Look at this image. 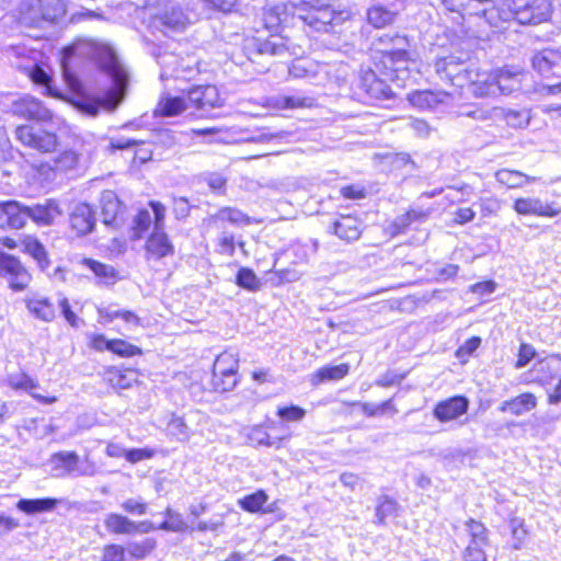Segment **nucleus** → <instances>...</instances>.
<instances>
[{"instance_id":"nucleus-49","label":"nucleus","mask_w":561,"mask_h":561,"mask_svg":"<svg viewBox=\"0 0 561 561\" xmlns=\"http://www.w3.org/2000/svg\"><path fill=\"white\" fill-rule=\"evenodd\" d=\"M133 373H122L119 370H112L108 373V380L116 389H127L131 387L135 379L131 377Z\"/></svg>"},{"instance_id":"nucleus-23","label":"nucleus","mask_w":561,"mask_h":561,"mask_svg":"<svg viewBox=\"0 0 561 561\" xmlns=\"http://www.w3.org/2000/svg\"><path fill=\"white\" fill-rule=\"evenodd\" d=\"M24 302L28 312L41 321L51 322L56 318L55 307L47 297L42 295L27 296Z\"/></svg>"},{"instance_id":"nucleus-48","label":"nucleus","mask_w":561,"mask_h":561,"mask_svg":"<svg viewBox=\"0 0 561 561\" xmlns=\"http://www.w3.org/2000/svg\"><path fill=\"white\" fill-rule=\"evenodd\" d=\"M110 352L123 357H130L139 354L140 350L124 340H111Z\"/></svg>"},{"instance_id":"nucleus-19","label":"nucleus","mask_w":561,"mask_h":561,"mask_svg":"<svg viewBox=\"0 0 561 561\" xmlns=\"http://www.w3.org/2000/svg\"><path fill=\"white\" fill-rule=\"evenodd\" d=\"M70 226L78 236L92 232L95 226V214L92 207L85 203L76 205L70 213Z\"/></svg>"},{"instance_id":"nucleus-30","label":"nucleus","mask_w":561,"mask_h":561,"mask_svg":"<svg viewBox=\"0 0 561 561\" xmlns=\"http://www.w3.org/2000/svg\"><path fill=\"white\" fill-rule=\"evenodd\" d=\"M561 60V53L553 49H543L533 57V67L542 76H548L552 68Z\"/></svg>"},{"instance_id":"nucleus-29","label":"nucleus","mask_w":561,"mask_h":561,"mask_svg":"<svg viewBox=\"0 0 561 561\" xmlns=\"http://www.w3.org/2000/svg\"><path fill=\"white\" fill-rule=\"evenodd\" d=\"M80 161V154L75 150L68 149L58 153L48 164L49 169L56 173L66 174L75 170Z\"/></svg>"},{"instance_id":"nucleus-28","label":"nucleus","mask_w":561,"mask_h":561,"mask_svg":"<svg viewBox=\"0 0 561 561\" xmlns=\"http://www.w3.org/2000/svg\"><path fill=\"white\" fill-rule=\"evenodd\" d=\"M58 502V500L51 497L22 499L16 503V508L27 515H34L54 511Z\"/></svg>"},{"instance_id":"nucleus-57","label":"nucleus","mask_w":561,"mask_h":561,"mask_svg":"<svg viewBox=\"0 0 561 561\" xmlns=\"http://www.w3.org/2000/svg\"><path fill=\"white\" fill-rule=\"evenodd\" d=\"M536 355L533 345L523 343L519 347L518 358L515 363V368L520 369L525 367Z\"/></svg>"},{"instance_id":"nucleus-15","label":"nucleus","mask_w":561,"mask_h":561,"mask_svg":"<svg viewBox=\"0 0 561 561\" xmlns=\"http://www.w3.org/2000/svg\"><path fill=\"white\" fill-rule=\"evenodd\" d=\"M468 408L469 400L466 397L455 396L438 402L433 410V414L439 422L446 423L467 413Z\"/></svg>"},{"instance_id":"nucleus-26","label":"nucleus","mask_w":561,"mask_h":561,"mask_svg":"<svg viewBox=\"0 0 561 561\" xmlns=\"http://www.w3.org/2000/svg\"><path fill=\"white\" fill-rule=\"evenodd\" d=\"M23 252L31 255L38 264L42 271L49 266V259L45 247L33 236H25L21 242Z\"/></svg>"},{"instance_id":"nucleus-4","label":"nucleus","mask_w":561,"mask_h":561,"mask_svg":"<svg viewBox=\"0 0 561 561\" xmlns=\"http://www.w3.org/2000/svg\"><path fill=\"white\" fill-rule=\"evenodd\" d=\"M519 83L517 73L503 69L495 73H480L473 70L471 80L467 82L471 92L477 96H489L496 93L510 94L519 89Z\"/></svg>"},{"instance_id":"nucleus-31","label":"nucleus","mask_w":561,"mask_h":561,"mask_svg":"<svg viewBox=\"0 0 561 561\" xmlns=\"http://www.w3.org/2000/svg\"><path fill=\"white\" fill-rule=\"evenodd\" d=\"M121 209V203L116 194L112 191H106L102 194L101 198V216L104 225H112Z\"/></svg>"},{"instance_id":"nucleus-27","label":"nucleus","mask_w":561,"mask_h":561,"mask_svg":"<svg viewBox=\"0 0 561 561\" xmlns=\"http://www.w3.org/2000/svg\"><path fill=\"white\" fill-rule=\"evenodd\" d=\"M496 181L507 188H519L528 183L537 181V178L529 176L520 171L501 169L495 173Z\"/></svg>"},{"instance_id":"nucleus-1","label":"nucleus","mask_w":561,"mask_h":561,"mask_svg":"<svg viewBox=\"0 0 561 561\" xmlns=\"http://www.w3.org/2000/svg\"><path fill=\"white\" fill-rule=\"evenodd\" d=\"M449 11L466 15L483 18L492 27H502L511 20L519 24H540L551 14V0H512L508 9H500L494 0H442Z\"/></svg>"},{"instance_id":"nucleus-34","label":"nucleus","mask_w":561,"mask_h":561,"mask_svg":"<svg viewBox=\"0 0 561 561\" xmlns=\"http://www.w3.org/2000/svg\"><path fill=\"white\" fill-rule=\"evenodd\" d=\"M291 14L289 4L275 5L268 8L263 13L264 26L268 30H273L280 24L287 23V15Z\"/></svg>"},{"instance_id":"nucleus-51","label":"nucleus","mask_w":561,"mask_h":561,"mask_svg":"<svg viewBox=\"0 0 561 561\" xmlns=\"http://www.w3.org/2000/svg\"><path fill=\"white\" fill-rule=\"evenodd\" d=\"M156 542L152 539H145L141 542H133L128 546L131 557L142 559L154 549Z\"/></svg>"},{"instance_id":"nucleus-47","label":"nucleus","mask_w":561,"mask_h":561,"mask_svg":"<svg viewBox=\"0 0 561 561\" xmlns=\"http://www.w3.org/2000/svg\"><path fill=\"white\" fill-rule=\"evenodd\" d=\"M152 224L151 214L147 209L139 210L137 216L134 219V234L136 238L140 239L142 233L146 232Z\"/></svg>"},{"instance_id":"nucleus-54","label":"nucleus","mask_w":561,"mask_h":561,"mask_svg":"<svg viewBox=\"0 0 561 561\" xmlns=\"http://www.w3.org/2000/svg\"><path fill=\"white\" fill-rule=\"evenodd\" d=\"M156 455V451L150 448H133L126 449L125 459L130 463H136L145 459H150Z\"/></svg>"},{"instance_id":"nucleus-13","label":"nucleus","mask_w":561,"mask_h":561,"mask_svg":"<svg viewBox=\"0 0 561 561\" xmlns=\"http://www.w3.org/2000/svg\"><path fill=\"white\" fill-rule=\"evenodd\" d=\"M27 221V205L18 201L0 202V228L21 229Z\"/></svg>"},{"instance_id":"nucleus-14","label":"nucleus","mask_w":561,"mask_h":561,"mask_svg":"<svg viewBox=\"0 0 561 561\" xmlns=\"http://www.w3.org/2000/svg\"><path fill=\"white\" fill-rule=\"evenodd\" d=\"M514 210L523 216L556 217L561 210L552 203H545L538 197H519L514 201Z\"/></svg>"},{"instance_id":"nucleus-5","label":"nucleus","mask_w":561,"mask_h":561,"mask_svg":"<svg viewBox=\"0 0 561 561\" xmlns=\"http://www.w3.org/2000/svg\"><path fill=\"white\" fill-rule=\"evenodd\" d=\"M66 14L62 0H28L23 11L24 21L32 26L43 27L45 23H56Z\"/></svg>"},{"instance_id":"nucleus-37","label":"nucleus","mask_w":561,"mask_h":561,"mask_svg":"<svg viewBox=\"0 0 561 561\" xmlns=\"http://www.w3.org/2000/svg\"><path fill=\"white\" fill-rule=\"evenodd\" d=\"M237 370L238 359L232 353L229 352L219 354L213 366V371H216L218 375H225L227 373L237 374Z\"/></svg>"},{"instance_id":"nucleus-22","label":"nucleus","mask_w":561,"mask_h":561,"mask_svg":"<svg viewBox=\"0 0 561 561\" xmlns=\"http://www.w3.org/2000/svg\"><path fill=\"white\" fill-rule=\"evenodd\" d=\"M332 232L341 240L352 242L357 240L362 232V221L350 215H341L332 225Z\"/></svg>"},{"instance_id":"nucleus-59","label":"nucleus","mask_w":561,"mask_h":561,"mask_svg":"<svg viewBox=\"0 0 561 561\" xmlns=\"http://www.w3.org/2000/svg\"><path fill=\"white\" fill-rule=\"evenodd\" d=\"M149 205L154 215L153 230H164L165 206L154 201L150 202Z\"/></svg>"},{"instance_id":"nucleus-25","label":"nucleus","mask_w":561,"mask_h":561,"mask_svg":"<svg viewBox=\"0 0 561 561\" xmlns=\"http://www.w3.org/2000/svg\"><path fill=\"white\" fill-rule=\"evenodd\" d=\"M190 108L186 93L181 96H171L169 94L162 96L156 108V114L160 116H175L184 110Z\"/></svg>"},{"instance_id":"nucleus-40","label":"nucleus","mask_w":561,"mask_h":561,"mask_svg":"<svg viewBox=\"0 0 561 561\" xmlns=\"http://www.w3.org/2000/svg\"><path fill=\"white\" fill-rule=\"evenodd\" d=\"M51 460L62 466L67 473L75 476L79 463V456L75 451H61L53 455Z\"/></svg>"},{"instance_id":"nucleus-8","label":"nucleus","mask_w":561,"mask_h":561,"mask_svg":"<svg viewBox=\"0 0 561 561\" xmlns=\"http://www.w3.org/2000/svg\"><path fill=\"white\" fill-rule=\"evenodd\" d=\"M16 139L25 147L38 152H51L58 146V137L39 126L24 124L15 128Z\"/></svg>"},{"instance_id":"nucleus-6","label":"nucleus","mask_w":561,"mask_h":561,"mask_svg":"<svg viewBox=\"0 0 561 561\" xmlns=\"http://www.w3.org/2000/svg\"><path fill=\"white\" fill-rule=\"evenodd\" d=\"M244 50L252 62H260L257 58L264 56L286 57L296 54L290 47L289 41L279 35H270L267 38H250L245 42Z\"/></svg>"},{"instance_id":"nucleus-55","label":"nucleus","mask_w":561,"mask_h":561,"mask_svg":"<svg viewBox=\"0 0 561 561\" xmlns=\"http://www.w3.org/2000/svg\"><path fill=\"white\" fill-rule=\"evenodd\" d=\"M125 549L119 545H106L103 548L102 561H124Z\"/></svg>"},{"instance_id":"nucleus-52","label":"nucleus","mask_w":561,"mask_h":561,"mask_svg":"<svg viewBox=\"0 0 561 561\" xmlns=\"http://www.w3.org/2000/svg\"><path fill=\"white\" fill-rule=\"evenodd\" d=\"M188 526L183 520L181 514L176 513L172 518L164 520L158 526V529L174 531V533H183L187 530Z\"/></svg>"},{"instance_id":"nucleus-32","label":"nucleus","mask_w":561,"mask_h":561,"mask_svg":"<svg viewBox=\"0 0 561 561\" xmlns=\"http://www.w3.org/2000/svg\"><path fill=\"white\" fill-rule=\"evenodd\" d=\"M350 371L348 364L324 366L319 368L312 376V383L318 385L324 381H335L344 378Z\"/></svg>"},{"instance_id":"nucleus-17","label":"nucleus","mask_w":561,"mask_h":561,"mask_svg":"<svg viewBox=\"0 0 561 561\" xmlns=\"http://www.w3.org/2000/svg\"><path fill=\"white\" fill-rule=\"evenodd\" d=\"M174 245L164 230H153L146 242L147 260H161L173 255Z\"/></svg>"},{"instance_id":"nucleus-61","label":"nucleus","mask_w":561,"mask_h":561,"mask_svg":"<svg viewBox=\"0 0 561 561\" xmlns=\"http://www.w3.org/2000/svg\"><path fill=\"white\" fill-rule=\"evenodd\" d=\"M122 508L130 514L145 515L147 513V504L135 499H128L121 504Z\"/></svg>"},{"instance_id":"nucleus-11","label":"nucleus","mask_w":561,"mask_h":561,"mask_svg":"<svg viewBox=\"0 0 561 561\" xmlns=\"http://www.w3.org/2000/svg\"><path fill=\"white\" fill-rule=\"evenodd\" d=\"M11 112L13 115L31 121L48 122L53 119L50 110L31 95H24L14 100L11 104Z\"/></svg>"},{"instance_id":"nucleus-43","label":"nucleus","mask_w":561,"mask_h":561,"mask_svg":"<svg viewBox=\"0 0 561 561\" xmlns=\"http://www.w3.org/2000/svg\"><path fill=\"white\" fill-rule=\"evenodd\" d=\"M237 385V374L227 373L225 375H218L213 371L211 386L217 392H227L232 390Z\"/></svg>"},{"instance_id":"nucleus-21","label":"nucleus","mask_w":561,"mask_h":561,"mask_svg":"<svg viewBox=\"0 0 561 561\" xmlns=\"http://www.w3.org/2000/svg\"><path fill=\"white\" fill-rule=\"evenodd\" d=\"M449 98L444 91L415 90L407 95L409 103L420 110H432L443 104Z\"/></svg>"},{"instance_id":"nucleus-62","label":"nucleus","mask_w":561,"mask_h":561,"mask_svg":"<svg viewBox=\"0 0 561 561\" xmlns=\"http://www.w3.org/2000/svg\"><path fill=\"white\" fill-rule=\"evenodd\" d=\"M191 206L188 201L184 197L174 198L173 213L175 218L184 219L190 215Z\"/></svg>"},{"instance_id":"nucleus-58","label":"nucleus","mask_w":561,"mask_h":561,"mask_svg":"<svg viewBox=\"0 0 561 561\" xmlns=\"http://www.w3.org/2000/svg\"><path fill=\"white\" fill-rule=\"evenodd\" d=\"M185 21L186 19L183 13L174 8L170 12H167L163 16V23L172 28L184 27Z\"/></svg>"},{"instance_id":"nucleus-2","label":"nucleus","mask_w":561,"mask_h":561,"mask_svg":"<svg viewBox=\"0 0 561 561\" xmlns=\"http://www.w3.org/2000/svg\"><path fill=\"white\" fill-rule=\"evenodd\" d=\"M291 18L298 19L310 31L331 32L350 19L351 12L345 9H335L333 5H323L321 0H290Z\"/></svg>"},{"instance_id":"nucleus-56","label":"nucleus","mask_w":561,"mask_h":561,"mask_svg":"<svg viewBox=\"0 0 561 561\" xmlns=\"http://www.w3.org/2000/svg\"><path fill=\"white\" fill-rule=\"evenodd\" d=\"M59 308L61 310V313L66 321L72 327V328H79L80 324L83 322L78 316L71 310V306L69 304V300L67 298H62L59 301Z\"/></svg>"},{"instance_id":"nucleus-33","label":"nucleus","mask_w":561,"mask_h":561,"mask_svg":"<svg viewBox=\"0 0 561 561\" xmlns=\"http://www.w3.org/2000/svg\"><path fill=\"white\" fill-rule=\"evenodd\" d=\"M104 527L114 535H131L134 520L121 514L110 513L104 518Z\"/></svg>"},{"instance_id":"nucleus-20","label":"nucleus","mask_w":561,"mask_h":561,"mask_svg":"<svg viewBox=\"0 0 561 561\" xmlns=\"http://www.w3.org/2000/svg\"><path fill=\"white\" fill-rule=\"evenodd\" d=\"M359 85L369 98L375 100L389 99L392 94L387 82L379 79L371 70H367L362 73Z\"/></svg>"},{"instance_id":"nucleus-12","label":"nucleus","mask_w":561,"mask_h":561,"mask_svg":"<svg viewBox=\"0 0 561 561\" xmlns=\"http://www.w3.org/2000/svg\"><path fill=\"white\" fill-rule=\"evenodd\" d=\"M471 537L463 553V561H486L484 547L488 546L486 528L480 522L469 519L466 524Z\"/></svg>"},{"instance_id":"nucleus-36","label":"nucleus","mask_w":561,"mask_h":561,"mask_svg":"<svg viewBox=\"0 0 561 561\" xmlns=\"http://www.w3.org/2000/svg\"><path fill=\"white\" fill-rule=\"evenodd\" d=\"M168 433L179 442H187L192 431L182 416L172 414L167 423Z\"/></svg>"},{"instance_id":"nucleus-63","label":"nucleus","mask_w":561,"mask_h":561,"mask_svg":"<svg viewBox=\"0 0 561 561\" xmlns=\"http://www.w3.org/2000/svg\"><path fill=\"white\" fill-rule=\"evenodd\" d=\"M481 344V339L478 336H473L465 342L463 345L459 347L457 351L458 356L462 355H471Z\"/></svg>"},{"instance_id":"nucleus-45","label":"nucleus","mask_w":561,"mask_h":561,"mask_svg":"<svg viewBox=\"0 0 561 561\" xmlns=\"http://www.w3.org/2000/svg\"><path fill=\"white\" fill-rule=\"evenodd\" d=\"M397 506V502L389 496L380 497L376 507L377 523L383 524L387 517L396 513Z\"/></svg>"},{"instance_id":"nucleus-53","label":"nucleus","mask_w":561,"mask_h":561,"mask_svg":"<svg viewBox=\"0 0 561 561\" xmlns=\"http://www.w3.org/2000/svg\"><path fill=\"white\" fill-rule=\"evenodd\" d=\"M504 117L506 123L515 128L527 126L529 123V116L526 112L508 110Z\"/></svg>"},{"instance_id":"nucleus-10","label":"nucleus","mask_w":561,"mask_h":561,"mask_svg":"<svg viewBox=\"0 0 561 561\" xmlns=\"http://www.w3.org/2000/svg\"><path fill=\"white\" fill-rule=\"evenodd\" d=\"M186 99L190 107H194L203 113L224 105V100L218 89L210 84L191 88L186 92Z\"/></svg>"},{"instance_id":"nucleus-39","label":"nucleus","mask_w":561,"mask_h":561,"mask_svg":"<svg viewBox=\"0 0 561 561\" xmlns=\"http://www.w3.org/2000/svg\"><path fill=\"white\" fill-rule=\"evenodd\" d=\"M266 493L260 490L241 499L239 501V504L244 511L250 513H256L261 511L262 506L266 503Z\"/></svg>"},{"instance_id":"nucleus-41","label":"nucleus","mask_w":561,"mask_h":561,"mask_svg":"<svg viewBox=\"0 0 561 561\" xmlns=\"http://www.w3.org/2000/svg\"><path fill=\"white\" fill-rule=\"evenodd\" d=\"M247 437H248L249 443L253 446L272 447L276 444L278 445V443H279V439L277 442L271 439L268 433L266 432V430L263 426H254V427L250 428Z\"/></svg>"},{"instance_id":"nucleus-35","label":"nucleus","mask_w":561,"mask_h":561,"mask_svg":"<svg viewBox=\"0 0 561 561\" xmlns=\"http://www.w3.org/2000/svg\"><path fill=\"white\" fill-rule=\"evenodd\" d=\"M211 219L214 221H228L234 226H244L251 222L249 216L232 207L220 208L215 215L211 216Z\"/></svg>"},{"instance_id":"nucleus-3","label":"nucleus","mask_w":561,"mask_h":561,"mask_svg":"<svg viewBox=\"0 0 561 561\" xmlns=\"http://www.w3.org/2000/svg\"><path fill=\"white\" fill-rule=\"evenodd\" d=\"M103 67L111 77L113 87L103 98L83 100L80 102V110L90 116H96L101 107L107 111H114L125 98L128 73L122 62L114 54H110Z\"/></svg>"},{"instance_id":"nucleus-42","label":"nucleus","mask_w":561,"mask_h":561,"mask_svg":"<svg viewBox=\"0 0 561 561\" xmlns=\"http://www.w3.org/2000/svg\"><path fill=\"white\" fill-rule=\"evenodd\" d=\"M83 263L95 274V276L105 282H113L116 278L115 268L92 259H84Z\"/></svg>"},{"instance_id":"nucleus-9","label":"nucleus","mask_w":561,"mask_h":561,"mask_svg":"<svg viewBox=\"0 0 561 561\" xmlns=\"http://www.w3.org/2000/svg\"><path fill=\"white\" fill-rule=\"evenodd\" d=\"M435 70L442 80L459 88H463L473 75V69H470L467 61L459 56L437 59Z\"/></svg>"},{"instance_id":"nucleus-18","label":"nucleus","mask_w":561,"mask_h":561,"mask_svg":"<svg viewBox=\"0 0 561 561\" xmlns=\"http://www.w3.org/2000/svg\"><path fill=\"white\" fill-rule=\"evenodd\" d=\"M60 215L59 204L55 199H46L43 204L27 205V219L38 226H50Z\"/></svg>"},{"instance_id":"nucleus-64","label":"nucleus","mask_w":561,"mask_h":561,"mask_svg":"<svg viewBox=\"0 0 561 561\" xmlns=\"http://www.w3.org/2000/svg\"><path fill=\"white\" fill-rule=\"evenodd\" d=\"M476 213L470 207L459 208L455 213V222L458 225H465L474 219Z\"/></svg>"},{"instance_id":"nucleus-50","label":"nucleus","mask_w":561,"mask_h":561,"mask_svg":"<svg viewBox=\"0 0 561 561\" xmlns=\"http://www.w3.org/2000/svg\"><path fill=\"white\" fill-rule=\"evenodd\" d=\"M282 420L299 422L306 416V410L298 405L278 408L276 413Z\"/></svg>"},{"instance_id":"nucleus-7","label":"nucleus","mask_w":561,"mask_h":561,"mask_svg":"<svg viewBox=\"0 0 561 561\" xmlns=\"http://www.w3.org/2000/svg\"><path fill=\"white\" fill-rule=\"evenodd\" d=\"M379 41L386 46L381 50L382 62L390 71L398 72L408 69L407 65L414 61V53L408 49L410 44L405 36L383 35Z\"/></svg>"},{"instance_id":"nucleus-44","label":"nucleus","mask_w":561,"mask_h":561,"mask_svg":"<svg viewBox=\"0 0 561 561\" xmlns=\"http://www.w3.org/2000/svg\"><path fill=\"white\" fill-rule=\"evenodd\" d=\"M313 104V99L304 95H285L279 96L277 105L282 108H304L310 107Z\"/></svg>"},{"instance_id":"nucleus-16","label":"nucleus","mask_w":561,"mask_h":561,"mask_svg":"<svg viewBox=\"0 0 561 561\" xmlns=\"http://www.w3.org/2000/svg\"><path fill=\"white\" fill-rule=\"evenodd\" d=\"M400 8V0H389L387 4L378 2L368 9L367 21L376 28L385 27L394 21Z\"/></svg>"},{"instance_id":"nucleus-38","label":"nucleus","mask_w":561,"mask_h":561,"mask_svg":"<svg viewBox=\"0 0 561 561\" xmlns=\"http://www.w3.org/2000/svg\"><path fill=\"white\" fill-rule=\"evenodd\" d=\"M236 283L238 286L251 291L257 290L261 286V282L255 275V273L248 267H241L238 271Z\"/></svg>"},{"instance_id":"nucleus-46","label":"nucleus","mask_w":561,"mask_h":561,"mask_svg":"<svg viewBox=\"0 0 561 561\" xmlns=\"http://www.w3.org/2000/svg\"><path fill=\"white\" fill-rule=\"evenodd\" d=\"M8 383L13 389L25 391H31L38 387V383L24 373L10 375L8 377Z\"/></svg>"},{"instance_id":"nucleus-60","label":"nucleus","mask_w":561,"mask_h":561,"mask_svg":"<svg viewBox=\"0 0 561 561\" xmlns=\"http://www.w3.org/2000/svg\"><path fill=\"white\" fill-rule=\"evenodd\" d=\"M411 225V220L408 214L399 215L394 218V220L389 226V231L392 236L400 234L405 231V229Z\"/></svg>"},{"instance_id":"nucleus-24","label":"nucleus","mask_w":561,"mask_h":561,"mask_svg":"<svg viewBox=\"0 0 561 561\" xmlns=\"http://www.w3.org/2000/svg\"><path fill=\"white\" fill-rule=\"evenodd\" d=\"M536 405L537 398L535 397V394L530 392H525L515 398L503 401L502 404L499 407V410L504 413L508 412L513 415L519 416L531 411L533 409L536 408Z\"/></svg>"}]
</instances>
